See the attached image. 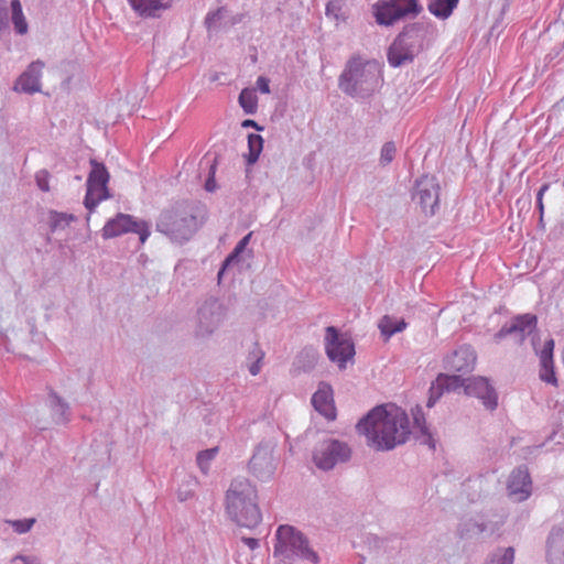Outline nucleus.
<instances>
[{
	"instance_id": "4468645a",
	"label": "nucleus",
	"mask_w": 564,
	"mask_h": 564,
	"mask_svg": "<svg viewBox=\"0 0 564 564\" xmlns=\"http://www.w3.org/2000/svg\"><path fill=\"white\" fill-rule=\"evenodd\" d=\"M538 318L534 314H520L513 316L509 323H506L495 335V343L499 344L502 339L510 336L514 343L522 345L525 338L536 330Z\"/></svg>"
},
{
	"instance_id": "5fc2aeb1",
	"label": "nucleus",
	"mask_w": 564,
	"mask_h": 564,
	"mask_svg": "<svg viewBox=\"0 0 564 564\" xmlns=\"http://www.w3.org/2000/svg\"><path fill=\"white\" fill-rule=\"evenodd\" d=\"M19 561H24L26 564H41L40 560L36 556H32V558H19Z\"/></svg>"
},
{
	"instance_id": "393cba45",
	"label": "nucleus",
	"mask_w": 564,
	"mask_h": 564,
	"mask_svg": "<svg viewBox=\"0 0 564 564\" xmlns=\"http://www.w3.org/2000/svg\"><path fill=\"white\" fill-rule=\"evenodd\" d=\"M406 323L404 319H398L395 317L384 315L379 324L378 327L381 332V335L384 337V340H388L391 338L394 334L400 333L406 328Z\"/></svg>"
},
{
	"instance_id": "7ed1b4c3",
	"label": "nucleus",
	"mask_w": 564,
	"mask_h": 564,
	"mask_svg": "<svg viewBox=\"0 0 564 564\" xmlns=\"http://www.w3.org/2000/svg\"><path fill=\"white\" fill-rule=\"evenodd\" d=\"M383 82L381 68L376 61L350 58L338 78L339 89L352 98H368Z\"/></svg>"
},
{
	"instance_id": "b1692460",
	"label": "nucleus",
	"mask_w": 564,
	"mask_h": 564,
	"mask_svg": "<svg viewBox=\"0 0 564 564\" xmlns=\"http://www.w3.org/2000/svg\"><path fill=\"white\" fill-rule=\"evenodd\" d=\"M131 8L141 18H159L171 7L172 0H128Z\"/></svg>"
},
{
	"instance_id": "6e6552de",
	"label": "nucleus",
	"mask_w": 564,
	"mask_h": 564,
	"mask_svg": "<svg viewBox=\"0 0 564 564\" xmlns=\"http://www.w3.org/2000/svg\"><path fill=\"white\" fill-rule=\"evenodd\" d=\"M351 457L350 446L336 438L319 441L313 451V462L322 470H330L338 464L347 463Z\"/></svg>"
},
{
	"instance_id": "ddd939ff",
	"label": "nucleus",
	"mask_w": 564,
	"mask_h": 564,
	"mask_svg": "<svg viewBox=\"0 0 564 564\" xmlns=\"http://www.w3.org/2000/svg\"><path fill=\"white\" fill-rule=\"evenodd\" d=\"M440 183L435 176L424 175L416 180L412 199L426 216H433L440 204Z\"/></svg>"
},
{
	"instance_id": "4be33fe9",
	"label": "nucleus",
	"mask_w": 564,
	"mask_h": 564,
	"mask_svg": "<svg viewBox=\"0 0 564 564\" xmlns=\"http://www.w3.org/2000/svg\"><path fill=\"white\" fill-rule=\"evenodd\" d=\"M547 564H564V524L551 530L546 539Z\"/></svg>"
},
{
	"instance_id": "0eeeda50",
	"label": "nucleus",
	"mask_w": 564,
	"mask_h": 564,
	"mask_svg": "<svg viewBox=\"0 0 564 564\" xmlns=\"http://www.w3.org/2000/svg\"><path fill=\"white\" fill-rule=\"evenodd\" d=\"M372 10L379 25L391 26L405 18L419 15L423 8L417 0H379Z\"/></svg>"
},
{
	"instance_id": "f704fd0d",
	"label": "nucleus",
	"mask_w": 564,
	"mask_h": 564,
	"mask_svg": "<svg viewBox=\"0 0 564 564\" xmlns=\"http://www.w3.org/2000/svg\"><path fill=\"white\" fill-rule=\"evenodd\" d=\"M196 486L197 479L191 475L186 476L177 489V499L182 502L191 499Z\"/></svg>"
},
{
	"instance_id": "de8ad7c7",
	"label": "nucleus",
	"mask_w": 564,
	"mask_h": 564,
	"mask_svg": "<svg viewBox=\"0 0 564 564\" xmlns=\"http://www.w3.org/2000/svg\"><path fill=\"white\" fill-rule=\"evenodd\" d=\"M444 392L445 390L440 386L438 378H436V381L430 388V395L438 400Z\"/></svg>"
},
{
	"instance_id": "f257e3e1",
	"label": "nucleus",
	"mask_w": 564,
	"mask_h": 564,
	"mask_svg": "<svg viewBox=\"0 0 564 564\" xmlns=\"http://www.w3.org/2000/svg\"><path fill=\"white\" fill-rule=\"evenodd\" d=\"M356 429L377 451H391L404 444L411 434L408 414L400 408L387 410L383 405L373 408Z\"/></svg>"
},
{
	"instance_id": "9d476101",
	"label": "nucleus",
	"mask_w": 564,
	"mask_h": 564,
	"mask_svg": "<svg viewBox=\"0 0 564 564\" xmlns=\"http://www.w3.org/2000/svg\"><path fill=\"white\" fill-rule=\"evenodd\" d=\"M101 231L104 239L115 238L126 232H135L139 235L141 243H144L151 234L147 221L137 220L133 216L122 213L109 219Z\"/></svg>"
},
{
	"instance_id": "423d86ee",
	"label": "nucleus",
	"mask_w": 564,
	"mask_h": 564,
	"mask_svg": "<svg viewBox=\"0 0 564 564\" xmlns=\"http://www.w3.org/2000/svg\"><path fill=\"white\" fill-rule=\"evenodd\" d=\"M273 556L279 558V564H292L295 558L318 563V555L308 546L304 534L289 524H281L275 531Z\"/></svg>"
},
{
	"instance_id": "c9c22d12",
	"label": "nucleus",
	"mask_w": 564,
	"mask_h": 564,
	"mask_svg": "<svg viewBox=\"0 0 564 564\" xmlns=\"http://www.w3.org/2000/svg\"><path fill=\"white\" fill-rule=\"evenodd\" d=\"M218 454V447H212L205 451H202L197 454L196 462L203 474H207L210 467L212 460L215 459Z\"/></svg>"
},
{
	"instance_id": "a19ab883",
	"label": "nucleus",
	"mask_w": 564,
	"mask_h": 564,
	"mask_svg": "<svg viewBox=\"0 0 564 564\" xmlns=\"http://www.w3.org/2000/svg\"><path fill=\"white\" fill-rule=\"evenodd\" d=\"M412 415L415 427H417L422 434L430 436L422 408L416 405L414 409H412Z\"/></svg>"
},
{
	"instance_id": "7c9ffc66",
	"label": "nucleus",
	"mask_w": 564,
	"mask_h": 564,
	"mask_svg": "<svg viewBox=\"0 0 564 564\" xmlns=\"http://www.w3.org/2000/svg\"><path fill=\"white\" fill-rule=\"evenodd\" d=\"M487 530L486 524L478 519H467L459 524L458 532L462 538H471Z\"/></svg>"
},
{
	"instance_id": "8fccbe9b",
	"label": "nucleus",
	"mask_w": 564,
	"mask_h": 564,
	"mask_svg": "<svg viewBox=\"0 0 564 564\" xmlns=\"http://www.w3.org/2000/svg\"><path fill=\"white\" fill-rule=\"evenodd\" d=\"M215 188H216V182L214 178V166H212V175L207 178V181L205 183V189L207 192H214Z\"/></svg>"
},
{
	"instance_id": "603ef678",
	"label": "nucleus",
	"mask_w": 564,
	"mask_h": 564,
	"mask_svg": "<svg viewBox=\"0 0 564 564\" xmlns=\"http://www.w3.org/2000/svg\"><path fill=\"white\" fill-rule=\"evenodd\" d=\"M242 127H245V128H254L258 131H261L263 129L254 120H251V119H246L242 122Z\"/></svg>"
},
{
	"instance_id": "6ab92c4d",
	"label": "nucleus",
	"mask_w": 564,
	"mask_h": 564,
	"mask_svg": "<svg viewBox=\"0 0 564 564\" xmlns=\"http://www.w3.org/2000/svg\"><path fill=\"white\" fill-rule=\"evenodd\" d=\"M507 489L514 501L521 502L530 497L532 481L525 466H520L510 474Z\"/></svg>"
},
{
	"instance_id": "49530a36",
	"label": "nucleus",
	"mask_w": 564,
	"mask_h": 564,
	"mask_svg": "<svg viewBox=\"0 0 564 564\" xmlns=\"http://www.w3.org/2000/svg\"><path fill=\"white\" fill-rule=\"evenodd\" d=\"M257 88L262 94H270V80L264 76H259L256 82Z\"/></svg>"
},
{
	"instance_id": "c85d7f7f",
	"label": "nucleus",
	"mask_w": 564,
	"mask_h": 564,
	"mask_svg": "<svg viewBox=\"0 0 564 564\" xmlns=\"http://www.w3.org/2000/svg\"><path fill=\"white\" fill-rule=\"evenodd\" d=\"M252 236V232H249L248 235H246L241 240L238 241V243L236 245V247L234 248V250L228 254V257L225 259L223 265H221V269L219 270L218 272V276H220L223 274V272L229 268L230 265H232L234 263H237L239 262L240 260V256L241 253L245 252L249 241H250V238Z\"/></svg>"
},
{
	"instance_id": "cd10ccee",
	"label": "nucleus",
	"mask_w": 564,
	"mask_h": 564,
	"mask_svg": "<svg viewBox=\"0 0 564 564\" xmlns=\"http://www.w3.org/2000/svg\"><path fill=\"white\" fill-rule=\"evenodd\" d=\"M77 217L73 214L51 210L48 214V225L52 232L65 230Z\"/></svg>"
},
{
	"instance_id": "9b49d317",
	"label": "nucleus",
	"mask_w": 564,
	"mask_h": 564,
	"mask_svg": "<svg viewBox=\"0 0 564 564\" xmlns=\"http://www.w3.org/2000/svg\"><path fill=\"white\" fill-rule=\"evenodd\" d=\"M225 315V308L217 300H206L197 311L196 336H212L223 324Z\"/></svg>"
},
{
	"instance_id": "72a5a7b5",
	"label": "nucleus",
	"mask_w": 564,
	"mask_h": 564,
	"mask_svg": "<svg viewBox=\"0 0 564 564\" xmlns=\"http://www.w3.org/2000/svg\"><path fill=\"white\" fill-rule=\"evenodd\" d=\"M438 383L443 389L447 392L456 391L460 388L465 389V386L467 383V379H463L460 376L456 375H438Z\"/></svg>"
},
{
	"instance_id": "e433bc0d",
	"label": "nucleus",
	"mask_w": 564,
	"mask_h": 564,
	"mask_svg": "<svg viewBox=\"0 0 564 564\" xmlns=\"http://www.w3.org/2000/svg\"><path fill=\"white\" fill-rule=\"evenodd\" d=\"M395 153H397L395 143L393 141L386 142L382 145L381 151H380V159H379L380 165L387 166L388 164H390L393 161Z\"/></svg>"
},
{
	"instance_id": "ea45409f",
	"label": "nucleus",
	"mask_w": 564,
	"mask_h": 564,
	"mask_svg": "<svg viewBox=\"0 0 564 564\" xmlns=\"http://www.w3.org/2000/svg\"><path fill=\"white\" fill-rule=\"evenodd\" d=\"M224 17V8H218L215 11H210L206 14L204 24L208 31L215 30L217 28L218 21H220Z\"/></svg>"
},
{
	"instance_id": "4c0bfd02",
	"label": "nucleus",
	"mask_w": 564,
	"mask_h": 564,
	"mask_svg": "<svg viewBox=\"0 0 564 564\" xmlns=\"http://www.w3.org/2000/svg\"><path fill=\"white\" fill-rule=\"evenodd\" d=\"M325 14L335 21L344 20L343 1L332 0L326 4Z\"/></svg>"
},
{
	"instance_id": "f3484780",
	"label": "nucleus",
	"mask_w": 564,
	"mask_h": 564,
	"mask_svg": "<svg viewBox=\"0 0 564 564\" xmlns=\"http://www.w3.org/2000/svg\"><path fill=\"white\" fill-rule=\"evenodd\" d=\"M44 63L40 59L32 62L17 78L13 90L21 94L33 95L42 88L41 78Z\"/></svg>"
},
{
	"instance_id": "6e6d98bb",
	"label": "nucleus",
	"mask_w": 564,
	"mask_h": 564,
	"mask_svg": "<svg viewBox=\"0 0 564 564\" xmlns=\"http://www.w3.org/2000/svg\"><path fill=\"white\" fill-rule=\"evenodd\" d=\"M436 401L437 400L434 397L430 395L429 401H427V406L432 408L436 403Z\"/></svg>"
},
{
	"instance_id": "5701e85b",
	"label": "nucleus",
	"mask_w": 564,
	"mask_h": 564,
	"mask_svg": "<svg viewBox=\"0 0 564 564\" xmlns=\"http://www.w3.org/2000/svg\"><path fill=\"white\" fill-rule=\"evenodd\" d=\"M46 405L50 410L52 421L55 424L65 425L70 421V408L62 397L53 389H48Z\"/></svg>"
},
{
	"instance_id": "79ce46f5",
	"label": "nucleus",
	"mask_w": 564,
	"mask_h": 564,
	"mask_svg": "<svg viewBox=\"0 0 564 564\" xmlns=\"http://www.w3.org/2000/svg\"><path fill=\"white\" fill-rule=\"evenodd\" d=\"M317 356H318L317 351L313 348H305L302 350L299 358H300V360L303 358L307 359V365L303 366V369L305 371L311 370L315 366V364L317 361Z\"/></svg>"
},
{
	"instance_id": "f03ea898",
	"label": "nucleus",
	"mask_w": 564,
	"mask_h": 564,
	"mask_svg": "<svg viewBox=\"0 0 564 564\" xmlns=\"http://www.w3.org/2000/svg\"><path fill=\"white\" fill-rule=\"evenodd\" d=\"M257 500L256 487L247 478H235L225 495L226 513L238 525L253 529L262 520Z\"/></svg>"
},
{
	"instance_id": "aec40b11",
	"label": "nucleus",
	"mask_w": 564,
	"mask_h": 564,
	"mask_svg": "<svg viewBox=\"0 0 564 564\" xmlns=\"http://www.w3.org/2000/svg\"><path fill=\"white\" fill-rule=\"evenodd\" d=\"M445 368L456 372H469L474 369L476 354L474 349L464 345L454 350L445 358Z\"/></svg>"
},
{
	"instance_id": "58836bf2",
	"label": "nucleus",
	"mask_w": 564,
	"mask_h": 564,
	"mask_svg": "<svg viewBox=\"0 0 564 564\" xmlns=\"http://www.w3.org/2000/svg\"><path fill=\"white\" fill-rule=\"evenodd\" d=\"M35 518L20 519V520H7L13 531L18 534H24L29 532L35 523Z\"/></svg>"
},
{
	"instance_id": "bb28decb",
	"label": "nucleus",
	"mask_w": 564,
	"mask_h": 564,
	"mask_svg": "<svg viewBox=\"0 0 564 564\" xmlns=\"http://www.w3.org/2000/svg\"><path fill=\"white\" fill-rule=\"evenodd\" d=\"M264 356L265 354L260 345L258 343H253L246 359V365L250 375L257 376L260 373Z\"/></svg>"
},
{
	"instance_id": "473e14b6",
	"label": "nucleus",
	"mask_w": 564,
	"mask_h": 564,
	"mask_svg": "<svg viewBox=\"0 0 564 564\" xmlns=\"http://www.w3.org/2000/svg\"><path fill=\"white\" fill-rule=\"evenodd\" d=\"M514 549L498 547L490 555L486 564H513Z\"/></svg>"
},
{
	"instance_id": "c756f323",
	"label": "nucleus",
	"mask_w": 564,
	"mask_h": 564,
	"mask_svg": "<svg viewBox=\"0 0 564 564\" xmlns=\"http://www.w3.org/2000/svg\"><path fill=\"white\" fill-rule=\"evenodd\" d=\"M240 107L247 115H254L258 109V97L254 89L243 88L238 98Z\"/></svg>"
},
{
	"instance_id": "f8f14e48",
	"label": "nucleus",
	"mask_w": 564,
	"mask_h": 564,
	"mask_svg": "<svg viewBox=\"0 0 564 564\" xmlns=\"http://www.w3.org/2000/svg\"><path fill=\"white\" fill-rule=\"evenodd\" d=\"M325 350L329 360L336 362L341 369L346 367V362L355 355L351 339L346 335L339 334L334 326L326 328Z\"/></svg>"
},
{
	"instance_id": "39448f33",
	"label": "nucleus",
	"mask_w": 564,
	"mask_h": 564,
	"mask_svg": "<svg viewBox=\"0 0 564 564\" xmlns=\"http://www.w3.org/2000/svg\"><path fill=\"white\" fill-rule=\"evenodd\" d=\"M198 227L194 208L186 203H178L164 209L156 220V230L178 245L187 242Z\"/></svg>"
},
{
	"instance_id": "3c124183",
	"label": "nucleus",
	"mask_w": 564,
	"mask_h": 564,
	"mask_svg": "<svg viewBox=\"0 0 564 564\" xmlns=\"http://www.w3.org/2000/svg\"><path fill=\"white\" fill-rule=\"evenodd\" d=\"M11 11H12V17L23 13L22 4H21L20 0H11Z\"/></svg>"
},
{
	"instance_id": "20e7f679",
	"label": "nucleus",
	"mask_w": 564,
	"mask_h": 564,
	"mask_svg": "<svg viewBox=\"0 0 564 564\" xmlns=\"http://www.w3.org/2000/svg\"><path fill=\"white\" fill-rule=\"evenodd\" d=\"M432 31L433 25L430 22L420 21L405 25L388 48L390 66L397 68L412 63L425 48Z\"/></svg>"
},
{
	"instance_id": "864d4df0",
	"label": "nucleus",
	"mask_w": 564,
	"mask_h": 564,
	"mask_svg": "<svg viewBox=\"0 0 564 564\" xmlns=\"http://www.w3.org/2000/svg\"><path fill=\"white\" fill-rule=\"evenodd\" d=\"M19 558H32V556H26V555H15V556L12 558V563H13V564H26V562L24 563V561H19Z\"/></svg>"
},
{
	"instance_id": "dca6fc26",
	"label": "nucleus",
	"mask_w": 564,
	"mask_h": 564,
	"mask_svg": "<svg viewBox=\"0 0 564 564\" xmlns=\"http://www.w3.org/2000/svg\"><path fill=\"white\" fill-rule=\"evenodd\" d=\"M465 393L480 400L481 404L489 411H495L498 406V393L486 377L467 378Z\"/></svg>"
},
{
	"instance_id": "37998d69",
	"label": "nucleus",
	"mask_w": 564,
	"mask_h": 564,
	"mask_svg": "<svg viewBox=\"0 0 564 564\" xmlns=\"http://www.w3.org/2000/svg\"><path fill=\"white\" fill-rule=\"evenodd\" d=\"M12 23L14 26V31L18 34L23 35L28 33L29 25L23 13L19 15H13Z\"/></svg>"
},
{
	"instance_id": "a211bd4d",
	"label": "nucleus",
	"mask_w": 564,
	"mask_h": 564,
	"mask_svg": "<svg viewBox=\"0 0 564 564\" xmlns=\"http://www.w3.org/2000/svg\"><path fill=\"white\" fill-rule=\"evenodd\" d=\"M531 340L540 359V379L546 383L557 387V378L554 371L553 360L554 340L552 338H547L541 349L536 347L535 336H532Z\"/></svg>"
},
{
	"instance_id": "09e8293b",
	"label": "nucleus",
	"mask_w": 564,
	"mask_h": 564,
	"mask_svg": "<svg viewBox=\"0 0 564 564\" xmlns=\"http://www.w3.org/2000/svg\"><path fill=\"white\" fill-rule=\"evenodd\" d=\"M241 542L250 550V551H254L257 549H259L260 546V541L258 539H254V538H247V536H242L241 538Z\"/></svg>"
},
{
	"instance_id": "412c9836",
	"label": "nucleus",
	"mask_w": 564,
	"mask_h": 564,
	"mask_svg": "<svg viewBox=\"0 0 564 564\" xmlns=\"http://www.w3.org/2000/svg\"><path fill=\"white\" fill-rule=\"evenodd\" d=\"M314 409L327 420L336 417V408L334 405L333 389L329 384L321 382L317 391L312 397Z\"/></svg>"
},
{
	"instance_id": "2eb2a0df",
	"label": "nucleus",
	"mask_w": 564,
	"mask_h": 564,
	"mask_svg": "<svg viewBox=\"0 0 564 564\" xmlns=\"http://www.w3.org/2000/svg\"><path fill=\"white\" fill-rule=\"evenodd\" d=\"M275 444L270 441L261 442L250 462L249 468L260 480L270 479L276 469V458L274 457Z\"/></svg>"
},
{
	"instance_id": "a878e982",
	"label": "nucleus",
	"mask_w": 564,
	"mask_h": 564,
	"mask_svg": "<svg viewBox=\"0 0 564 564\" xmlns=\"http://www.w3.org/2000/svg\"><path fill=\"white\" fill-rule=\"evenodd\" d=\"M459 0H430L429 11L438 19H447L457 7Z\"/></svg>"
},
{
	"instance_id": "2f4dec72",
	"label": "nucleus",
	"mask_w": 564,
	"mask_h": 564,
	"mask_svg": "<svg viewBox=\"0 0 564 564\" xmlns=\"http://www.w3.org/2000/svg\"><path fill=\"white\" fill-rule=\"evenodd\" d=\"M249 153L246 155L248 164H254L263 149V138L260 134L250 133L248 135Z\"/></svg>"
},
{
	"instance_id": "c03bdc74",
	"label": "nucleus",
	"mask_w": 564,
	"mask_h": 564,
	"mask_svg": "<svg viewBox=\"0 0 564 564\" xmlns=\"http://www.w3.org/2000/svg\"><path fill=\"white\" fill-rule=\"evenodd\" d=\"M50 173L46 170H40L35 174V182L37 187L43 192L50 191Z\"/></svg>"
},
{
	"instance_id": "1a4fd4ad",
	"label": "nucleus",
	"mask_w": 564,
	"mask_h": 564,
	"mask_svg": "<svg viewBox=\"0 0 564 564\" xmlns=\"http://www.w3.org/2000/svg\"><path fill=\"white\" fill-rule=\"evenodd\" d=\"M91 170L86 182V195L84 199L85 207L91 213L95 207L109 197L107 184L109 173L104 163L97 160H90Z\"/></svg>"
},
{
	"instance_id": "a18cd8bd",
	"label": "nucleus",
	"mask_w": 564,
	"mask_h": 564,
	"mask_svg": "<svg viewBox=\"0 0 564 564\" xmlns=\"http://www.w3.org/2000/svg\"><path fill=\"white\" fill-rule=\"evenodd\" d=\"M550 187V184L549 183H545L543 184L538 193H536V208L539 210V214H540V221L543 220V215H544V204H543V196L544 194L546 193V191L549 189Z\"/></svg>"
}]
</instances>
